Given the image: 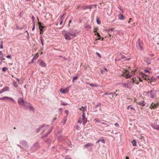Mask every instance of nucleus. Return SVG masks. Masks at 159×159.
<instances>
[{
  "label": "nucleus",
  "instance_id": "49530a36",
  "mask_svg": "<svg viewBox=\"0 0 159 159\" xmlns=\"http://www.w3.org/2000/svg\"><path fill=\"white\" fill-rule=\"evenodd\" d=\"M115 125L116 126H118L119 125H118V124L117 123H116L115 124Z\"/></svg>",
  "mask_w": 159,
  "mask_h": 159
},
{
  "label": "nucleus",
  "instance_id": "72a5a7b5",
  "mask_svg": "<svg viewBox=\"0 0 159 159\" xmlns=\"http://www.w3.org/2000/svg\"><path fill=\"white\" fill-rule=\"evenodd\" d=\"M92 7V6L91 5H89L88 6H87L86 8H85V9L86 8H89V9H91Z\"/></svg>",
  "mask_w": 159,
  "mask_h": 159
},
{
  "label": "nucleus",
  "instance_id": "9b49d317",
  "mask_svg": "<svg viewBox=\"0 0 159 159\" xmlns=\"http://www.w3.org/2000/svg\"><path fill=\"white\" fill-rule=\"evenodd\" d=\"M6 99H9L12 101L15 102L14 100L12 98L6 96L3 97L2 98H0V100H5Z\"/></svg>",
  "mask_w": 159,
  "mask_h": 159
},
{
  "label": "nucleus",
  "instance_id": "603ef678",
  "mask_svg": "<svg viewBox=\"0 0 159 159\" xmlns=\"http://www.w3.org/2000/svg\"><path fill=\"white\" fill-rule=\"evenodd\" d=\"M144 71L145 72H148V71L147 70H144Z\"/></svg>",
  "mask_w": 159,
  "mask_h": 159
},
{
  "label": "nucleus",
  "instance_id": "a878e982",
  "mask_svg": "<svg viewBox=\"0 0 159 159\" xmlns=\"http://www.w3.org/2000/svg\"><path fill=\"white\" fill-rule=\"evenodd\" d=\"M38 57H39L38 54V53H37L35 54L34 57H33V59H34V60L37 59L38 58Z\"/></svg>",
  "mask_w": 159,
  "mask_h": 159
},
{
  "label": "nucleus",
  "instance_id": "6e6d98bb",
  "mask_svg": "<svg viewBox=\"0 0 159 159\" xmlns=\"http://www.w3.org/2000/svg\"><path fill=\"white\" fill-rule=\"evenodd\" d=\"M5 60V59L4 58H2V59L1 60L2 61H3V60Z\"/></svg>",
  "mask_w": 159,
  "mask_h": 159
},
{
  "label": "nucleus",
  "instance_id": "f8f14e48",
  "mask_svg": "<svg viewBox=\"0 0 159 159\" xmlns=\"http://www.w3.org/2000/svg\"><path fill=\"white\" fill-rule=\"evenodd\" d=\"M25 107L26 108H29L31 110L33 111H34V108L32 106L31 104L30 103H27V104L26 105V106Z\"/></svg>",
  "mask_w": 159,
  "mask_h": 159
},
{
  "label": "nucleus",
  "instance_id": "423d86ee",
  "mask_svg": "<svg viewBox=\"0 0 159 159\" xmlns=\"http://www.w3.org/2000/svg\"><path fill=\"white\" fill-rule=\"evenodd\" d=\"M136 45L137 48L138 49L142 50L143 46V43L142 42L138 41V42L137 43Z\"/></svg>",
  "mask_w": 159,
  "mask_h": 159
},
{
  "label": "nucleus",
  "instance_id": "4be33fe9",
  "mask_svg": "<svg viewBox=\"0 0 159 159\" xmlns=\"http://www.w3.org/2000/svg\"><path fill=\"white\" fill-rule=\"evenodd\" d=\"M129 109H130L131 110H133L134 111V112H135V109L134 107H132L131 106H129L127 107V109L128 110H129Z\"/></svg>",
  "mask_w": 159,
  "mask_h": 159
},
{
  "label": "nucleus",
  "instance_id": "0eeeda50",
  "mask_svg": "<svg viewBox=\"0 0 159 159\" xmlns=\"http://www.w3.org/2000/svg\"><path fill=\"white\" fill-rule=\"evenodd\" d=\"M87 120V119L85 118V113H83L82 115V118H80L78 120V122L79 123H81L83 121Z\"/></svg>",
  "mask_w": 159,
  "mask_h": 159
},
{
  "label": "nucleus",
  "instance_id": "bf43d9fd",
  "mask_svg": "<svg viewBox=\"0 0 159 159\" xmlns=\"http://www.w3.org/2000/svg\"><path fill=\"white\" fill-rule=\"evenodd\" d=\"M119 8V9H120V10H121V11H122V12H123V11L122 10V9L121 8Z\"/></svg>",
  "mask_w": 159,
  "mask_h": 159
},
{
  "label": "nucleus",
  "instance_id": "9d476101",
  "mask_svg": "<svg viewBox=\"0 0 159 159\" xmlns=\"http://www.w3.org/2000/svg\"><path fill=\"white\" fill-rule=\"evenodd\" d=\"M158 105V103L156 104L155 103H152L151 104L150 106L149 107V108L151 109H155Z\"/></svg>",
  "mask_w": 159,
  "mask_h": 159
},
{
  "label": "nucleus",
  "instance_id": "473e14b6",
  "mask_svg": "<svg viewBox=\"0 0 159 159\" xmlns=\"http://www.w3.org/2000/svg\"><path fill=\"white\" fill-rule=\"evenodd\" d=\"M96 54L100 58H101V55L99 53L97 52H96Z\"/></svg>",
  "mask_w": 159,
  "mask_h": 159
},
{
  "label": "nucleus",
  "instance_id": "c85d7f7f",
  "mask_svg": "<svg viewBox=\"0 0 159 159\" xmlns=\"http://www.w3.org/2000/svg\"><path fill=\"white\" fill-rule=\"evenodd\" d=\"M61 105H63V106H66V105H68V104L67 103H66L65 102H61Z\"/></svg>",
  "mask_w": 159,
  "mask_h": 159
},
{
  "label": "nucleus",
  "instance_id": "de8ad7c7",
  "mask_svg": "<svg viewBox=\"0 0 159 159\" xmlns=\"http://www.w3.org/2000/svg\"><path fill=\"white\" fill-rule=\"evenodd\" d=\"M71 20H70L69 21V25H69V27L70 26V23H71Z\"/></svg>",
  "mask_w": 159,
  "mask_h": 159
},
{
  "label": "nucleus",
  "instance_id": "052dcab7",
  "mask_svg": "<svg viewBox=\"0 0 159 159\" xmlns=\"http://www.w3.org/2000/svg\"><path fill=\"white\" fill-rule=\"evenodd\" d=\"M113 93V94H111L112 95H114L115 94H116V92Z\"/></svg>",
  "mask_w": 159,
  "mask_h": 159
},
{
  "label": "nucleus",
  "instance_id": "0e129e2a",
  "mask_svg": "<svg viewBox=\"0 0 159 159\" xmlns=\"http://www.w3.org/2000/svg\"><path fill=\"white\" fill-rule=\"evenodd\" d=\"M26 33H27V34H28V35L29 36V34H28V32H27V31H26Z\"/></svg>",
  "mask_w": 159,
  "mask_h": 159
},
{
  "label": "nucleus",
  "instance_id": "412c9836",
  "mask_svg": "<svg viewBox=\"0 0 159 159\" xmlns=\"http://www.w3.org/2000/svg\"><path fill=\"white\" fill-rule=\"evenodd\" d=\"M48 129V126H46V125H44L41 128H40L39 129V130H40V129H41L42 131H43V130L45 129Z\"/></svg>",
  "mask_w": 159,
  "mask_h": 159
},
{
  "label": "nucleus",
  "instance_id": "2eb2a0df",
  "mask_svg": "<svg viewBox=\"0 0 159 159\" xmlns=\"http://www.w3.org/2000/svg\"><path fill=\"white\" fill-rule=\"evenodd\" d=\"M150 93H151V97L152 98H153L155 97L156 95V91H154L153 90H151Z\"/></svg>",
  "mask_w": 159,
  "mask_h": 159
},
{
  "label": "nucleus",
  "instance_id": "3c124183",
  "mask_svg": "<svg viewBox=\"0 0 159 159\" xmlns=\"http://www.w3.org/2000/svg\"><path fill=\"white\" fill-rule=\"evenodd\" d=\"M104 70L106 71H108V70H107V69L106 68H104Z\"/></svg>",
  "mask_w": 159,
  "mask_h": 159
},
{
  "label": "nucleus",
  "instance_id": "69168bd1",
  "mask_svg": "<svg viewBox=\"0 0 159 159\" xmlns=\"http://www.w3.org/2000/svg\"><path fill=\"white\" fill-rule=\"evenodd\" d=\"M104 39L103 38H102L101 39L102 40H102H104Z\"/></svg>",
  "mask_w": 159,
  "mask_h": 159
},
{
  "label": "nucleus",
  "instance_id": "2f4dec72",
  "mask_svg": "<svg viewBox=\"0 0 159 159\" xmlns=\"http://www.w3.org/2000/svg\"><path fill=\"white\" fill-rule=\"evenodd\" d=\"M13 85L16 88L18 86V85L17 84L16 82H14L13 84Z\"/></svg>",
  "mask_w": 159,
  "mask_h": 159
},
{
  "label": "nucleus",
  "instance_id": "e433bc0d",
  "mask_svg": "<svg viewBox=\"0 0 159 159\" xmlns=\"http://www.w3.org/2000/svg\"><path fill=\"white\" fill-rule=\"evenodd\" d=\"M113 93L112 92V93H105V94H104V95H111V94H113Z\"/></svg>",
  "mask_w": 159,
  "mask_h": 159
},
{
  "label": "nucleus",
  "instance_id": "20e7f679",
  "mask_svg": "<svg viewBox=\"0 0 159 159\" xmlns=\"http://www.w3.org/2000/svg\"><path fill=\"white\" fill-rule=\"evenodd\" d=\"M18 104L22 106L26 107L27 104V102H24L23 99L22 98H19L18 99Z\"/></svg>",
  "mask_w": 159,
  "mask_h": 159
},
{
  "label": "nucleus",
  "instance_id": "37998d69",
  "mask_svg": "<svg viewBox=\"0 0 159 159\" xmlns=\"http://www.w3.org/2000/svg\"><path fill=\"white\" fill-rule=\"evenodd\" d=\"M6 57L7 58H8V59H10L11 58V56L9 55L7 56Z\"/></svg>",
  "mask_w": 159,
  "mask_h": 159
},
{
  "label": "nucleus",
  "instance_id": "bb28decb",
  "mask_svg": "<svg viewBox=\"0 0 159 159\" xmlns=\"http://www.w3.org/2000/svg\"><path fill=\"white\" fill-rule=\"evenodd\" d=\"M114 30L113 28L108 29L107 30L108 33L110 34L111 33V32Z\"/></svg>",
  "mask_w": 159,
  "mask_h": 159
},
{
  "label": "nucleus",
  "instance_id": "6e6552de",
  "mask_svg": "<svg viewBox=\"0 0 159 159\" xmlns=\"http://www.w3.org/2000/svg\"><path fill=\"white\" fill-rule=\"evenodd\" d=\"M38 62L39 65L42 67H45L46 66L45 62L41 60H38Z\"/></svg>",
  "mask_w": 159,
  "mask_h": 159
},
{
  "label": "nucleus",
  "instance_id": "f03ea898",
  "mask_svg": "<svg viewBox=\"0 0 159 159\" xmlns=\"http://www.w3.org/2000/svg\"><path fill=\"white\" fill-rule=\"evenodd\" d=\"M135 71L133 70L131 72H129V70L128 69L123 72L122 74L121 75V76H122L126 78H130L132 75L134 74Z\"/></svg>",
  "mask_w": 159,
  "mask_h": 159
},
{
  "label": "nucleus",
  "instance_id": "a19ab883",
  "mask_svg": "<svg viewBox=\"0 0 159 159\" xmlns=\"http://www.w3.org/2000/svg\"><path fill=\"white\" fill-rule=\"evenodd\" d=\"M35 24L34 23V25H33V28H32V30L33 31H34L35 29Z\"/></svg>",
  "mask_w": 159,
  "mask_h": 159
},
{
  "label": "nucleus",
  "instance_id": "c9c22d12",
  "mask_svg": "<svg viewBox=\"0 0 159 159\" xmlns=\"http://www.w3.org/2000/svg\"><path fill=\"white\" fill-rule=\"evenodd\" d=\"M7 69V68H6L5 67H4L2 69V71H3L4 72H5V71Z\"/></svg>",
  "mask_w": 159,
  "mask_h": 159
},
{
  "label": "nucleus",
  "instance_id": "338daca9",
  "mask_svg": "<svg viewBox=\"0 0 159 159\" xmlns=\"http://www.w3.org/2000/svg\"><path fill=\"white\" fill-rule=\"evenodd\" d=\"M61 110H62V109H61V108H60V109H59V110L60 111H61Z\"/></svg>",
  "mask_w": 159,
  "mask_h": 159
},
{
  "label": "nucleus",
  "instance_id": "6ab92c4d",
  "mask_svg": "<svg viewBox=\"0 0 159 159\" xmlns=\"http://www.w3.org/2000/svg\"><path fill=\"white\" fill-rule=\"evenodd\" d=\"M9 88L8 87H5L4 88H3L2 89L3 90V91L4 92L9 91Z\"/></svg>",
  "mask_w": 159,
  "mask_h": 159
},
{
  "label": "nucleus",
  "instance_id": "5fc2aeb1",
  "mask_svg": "<svg viewBox=\"0 0 159 159\" xmlns=\"http://www.w3.org/2000/svg\"><path fill=\"white\" fill-rule=\"evenodd\" d=\"M62 20H61V21L60 22V25H62Z\"/></svg>",
  "mask_w": 159,
  "mask_h": 159
},
{
  "label": "nucleus",
  "instance_id": "7ed1b4c3",
  "mask_svg": "<svg viewBox=\"0 0 159 159\" xmlns=\"http://www.w3.org/2000/svg\"><path fill=\"white\" fill-rule=\"evenodd\" d=\"M121 84L124 88L131 89L132 87V85L129 81H128L126 83H122Z\"/></svg>",
  "mask_w": 159,
  "mask_h": 159
},
{
  "label": "nucleus",
  "instance_id": "aec40b11",
  "mask_svg": "<svg viewBox=\"0 0 159 159\" xmlns=\"http://www.w3.org/2000/svg\"><path fill=\"white\" fill-rule=\"evenodd\" d=\"M38 24L39 25V28L40 29V31H42L43 29L44 28V27L42 26L41 25V23L40 22H39Z\"/></svg>",
  "mask_w": 159,
  "mask_h": 159
},
{
  "label": "nucleus",
  "instance_id": "393cba45",
  "mask_svg": "<svg viewBox=\"0 0 159 159\" xmlns=\"http://www.w3.org/2000/svg\"><path fill=\"white\" fill-rule=\"evenodd\" d=\"M40 40L41 43L42 45L43 46V45L44 39L42 37H40Z\"/></svg>",
  "mask_w": 159,
  "mask_h": 159
},
{
  "label": "nucleus",
  "instance_id": "8fccbe9b",
  "mask_svg": "<svg viewBox=\"0 0 159 159\" xmlns=\"http://www.w3.org/2000/svg\"><path fill=\"white\" fill-rule=\"evenodd\" d=\"M77 129L78 130H79L80 129V127H79L78 126H77Z\"/></svg>",
  "mask_w": 159,
  "mask_h": 159
},
{
  "label": "nucleus",
  "instance_id": "e2e57ef3",
  "mask_svg": "<svg viewBox=\"0 0 159 159\" xmlns=\"http://www.w3.org/2000/svg\"><path fill=\"white\" fill-rule=\"evenodd\" d=\"M109 34V37H111V34H110H110Z\"/></svg>",
  "mask_w": 159,
  "mask_h": 159
},
{
  "label": "nucleus",
  "instance_id": "c03bdc74",
  "mask_svg": "<svg viewBox=\"0 0 159 159\" xmlns=\"http://www.w3.org/2000/svg\"><path fill=\"white\" fill-rule=\"evenodd\" d=\"M4 92L2 89L0 90V94Z\"/></svg>",
  "mask_w": 159,
  "mask_h": 159
},
{
  "label": "nucleus",
  "instance_id": "58836bf2",
  "mask_svg": "<svg viewBox=\"0 0 159 159\" xmlns=\"http://www.w3.org/2000/svg\"><path fill=\"white\" fill-rule=\"evenodd\" d=\"M101 105V104L100 103H98V104L96 106V107H98L100 106Z\"/></svg>",
  "mask_w": 159,
  "mask_h": 159
},
{
  "label": "nucleus",
  "instance_id": "7c9ffc66",
  "mask_svg": "<svg viewBox=\"0 0 159 159\" xmlns=\"http://www.w3.org/2000/svg\"><path fill=\"white\" fill-rule=\"evenodd\" d=\"M78 79V77L76 76H75L73 79L72 81L74 82L75 80H76Z\"/></svg>",
  "mask_w": 159,
  "mask_h": 159
},
{
  "label": "nucleus",
  "instance_id": "4468645a",
  "mask_svg": "<svg viewBox=\"0 0 159 159\" xmlns=\"http://www.w3.org/2000/svg\"><path fill=\"white\" fill-rule=\"evenodd\" d=\"M136 103L139 105L143 107L145 105V103H144L143 100L141 101L137 102Z\"/></svg>",
  "mask_w": 159,
  "mask_h": 159
},
{
  "label": "nucleus",
  "instance_id": "39448f33",
  "mask_svg": "<svg viewBox=\"0 0 159 159\" xmlns=\"http://www.w3.org/2000/svg\"><path fill=\"white\" fill-rule=\"evenodd\" d=\"M94 146V144L91 143H88L84 146V148H86L89 150H91L92 147Z\"/></svg>",
  "mask_w": 159,
  "mask_h": 159
},
{
  "label": "nucleus",
  "instance_id": "ddd939ff",
  "mask_svg": "<svg viewBox=\"0 0 159 159\" xmlns=\"http://www.w3.org/2000/svg\"><path fill=\"white\" fill-rule=\"evenodd\" d=\"M131 84L132 85L133 84L135 83L136 84H138L139 83V82H138L137 80H136V79L135 78H133L130 81Z\"/></svg>",
  "mask_w": 159,
  "mask_h": 159
},
{
  "label": "nucleus",
  "instance_id": "5701e85b",
  "mask_svg": "<svg viewBox=\"0 0 159 159\" xmlns=\"http://www.w3.org/2000/svg\"><path fill=\"white\" fill-rule=\"evenodd\" d=\"M155 80V79L154 78H152L151 79H148V83H151L152 82L154 81Z\"/></svg>",
  "mask_w": 159,
  "mask_h": 159
},
{
  "label": "nucleus",
  "instance_id": "b1692460",
  "mask_svg": "<svg viewBox=\"0 0 159 159\" xmlns=\"http://www.w3.org/2000/svg\"><path fill=\"white\" fill-rule=\"evenodd\" d=\"M95 35H97L99 37V38L98 39H96V40H100L101 39V36L98 33H97V34H95Z\"/></svg>",
  "mask_w": 159,
  "mask_h": 159
},
{
  "label": "nucleus",
  "instance_id": "09e8293b",
  "mask_svg": "<svg viewBox=\"0 0 159 159\" xmlns=\"http://www.w3.org/2000/svg\"><path fill=\"white\" fill-rule=\"evenodd\" d=\"M0 48L1 49H2L3 48L2 45V44L0 45Z\"/></svg>",
  "mask_w": 159,
  "mask_h": 159
},
{
  "label": "nucleus",
  "instance_id": "f3484780",
  "mask_svg": "<svg viewBox=\"0 0 159 159\" xmlns=\"http://www.w3.org/2000/svg\"><path fill=\"white\" fill-rule=\"evenodd\" d=\"M118 17L119 18L118 19L120 20H123L125 18V17L121 13L119 14L118 16Z\"/></svg>",
  "mask_w": 159,
  "mask_h": 159
},
{
  "label": "nucleus",
  "instance_id": "13d9d810",
  "mask_svg": "<svg viewBox=\"0 0 159 159\" xmlns=\"http://www.w3.org/2000/svg\"><path fill=\"white\" fill-rule=\"evenodd\" d=\"M126 159H129V158L128 157L126 156L125 157Z\"/></svg>",
  "mask_w": 159,
  "mask_h": 159
},
{
  "label": "nucleus",
  "instance_id": "4c0bfd02",
  "mask_svg": "<svg viewBox=\"0 0 159 159\" xmlns=\"http://www.w3.org/2000/svg\"><path fill=\"white\" fill-rule=\"evenodd\" d=\"M83 124L84 126L86 123L87 120L83 121Z\"/></svg>",
  "mask_w": 159,
  "mask_h": 159
},
{
  "label": "nucleus",
  "instance_id": "4d7b16f0",
  "mask_svg": "<svg viewBox=\"0 0 159 159\" xmlns=\"http://www.w3.org/2000/svg\"><path fill=\"white\" fill-rule=\"evenodd\" d=\"M94 32L95 33V34H96V33L97 32V31L95 30V29L94 30Z\"/></svg>",
  "mask_w": 159,
  "mask_h": 159
},
{
  "label": "nucleus",
  "instance_id": "ea45409f",
  "mask_svg": "<svg viewBox=\"0 0 159 159\" xmlns=\"http://www.w3.org/2000/svg\"><path fill=\"white\" fill-rule=\"evenodd\" d=\"M65 159H72L69 156H67L66 157Z\"/></svg>",
  "mask_w": 159,
  "mask_h": 159
},
{
  "label": "nucleus",
  "instance_id": "dca6fc26",
  "mask_svg": "<svg viewBox=\"0 0 159 159\" xmlns=\"http://www.w3.org/2000/svg\"><path fill=\"white\" fill-rule=\"evenodd\" d=\"M86 109H87V107L86 106H85L84 107H82L81 108H79V109L82 112V114L83 113H85V111H86Z\"/></svg>",
  "mask_w": 159,
  "mask_h": 159
},
{
  "label": "nucleus",
  "instance_id": "a211bd4d",
  "mask_svg": "<svg viewBox=\"0 0 159 159\" xmlns=\"http://www.w3.org/2000/svg\"><path fill=\"white\" fill-rule=\"evenodd\" d=\"M23 148L25 150H26V149H27L28 148L29 146H28V145L27 143H24V144L23 145Z\"/></svg>",
  "mask_w": 159,
  "mask_h": 159
},
{
  "label": "nucleus",
  "instance_id": "cd10ccee",
  "mask_svg": "<svg viewBox=\"0 0 159 159\" xmlns=\"http://www.w3.org/2000/svg\"><path fill=\"white\" fill-rule=\"evenodd\" d=\"M132 143L133 146H136V142L135 140H134L132 142Z\"/></svg>",
  "mask_w": 159,
  "mask_h": 159
},
{
  "label": "nucleus",
  "instance_id": "a18cd8bd",
  "mask_svg": "<svg viewBox=\"0 0 159 159\" xmlns=\"http://www.w3.org/2000/svg\"><path fill=\"white\" fill-rule=\"evenodd\" d=\"M65 113H66L67 114V115L68 114V110H65Z\"/></svg>",
  "mask_w": 159,
  "mask_h": 159
},
{
  "label": "nucleus",
  "instance_id": "864d4df0",
  "mask_svg": "<svg viewBox=\"0 0 159 159\" xmlns=\"http://www.w3.org/2000/svg\"><path fill=\"white\" fill-rule=\"evenodd\" d=\"M100 141V140H98L97 142H96V143H98Z\"/></svg>",
  "mask_w": 159,
  "mask_h": 159
},
{
  "label": "nucleus",
  "instance_id": "c756f323",
  "mask_svg": "<svg viewBox=\"0 0 159 159\" xmlns=\"http://www.w3.org/2000/svg\"><path fill=\"white\" fill-rule=\"evenodd\" d=\"M99 140H100V141L102 142L103 143H105V140L103 139V138H102V139L100 138L99 139Z\"/></svg>",
  "mask_w": 159,
  "mask_h": 159
},
{
  "label": "nucleus",
  "instance_id": "1a4fd4ad",
  "mask_svg": "<svg viewBox=\"0 0 159 159\" xmlns=\"http://www.w3.org/2000/svg\"><path fill=\"white\" fill-rule=\"evenodd\" d=\"M69 88H66L65 89H60V91L61 93H65L69 91Z\"/></svg>",
  "mask_w": 159,
  "mask_h": 159
},
{
  "label": "nucleus",
  "instance_id": "f257e3e1",
  "mask_svg": "<svg viewBox=\"0 0 159 159\" xmlns=\"http://www.w3.org/2000/svg\"><path fill=\"white\" fill-rule=\"evenodd\" d=\"M64 36L66 39L70 40L76 36V33L74 31L70 30L66 32L64 34Z\"/></svg>",
  "mask_w": 159,
  "mask_h": 159
},
{
  "label": "nucleus",
  "instance_id": "774afa93",
  "mask_svg": "<svg viewBox=\"0 0 159 159\" xmlns=\"http://www.w3.org/2000/svg\"><path fill=\"white\" fill-rule=\"evenodd\" d=\"M2 53V52L0 51V55Z\"/></svg>",
  "mask_w": 159,
  "mask_h": 159
},
{
  "label": "nucleus",
  "instance_id": "f704fd0d",
  "mask_svg": "<svg viewBox=\"0 0 159 159\" xmlns=\"http://www.w3.org/2000/svg\"><path fill=\"white\" fill-rule=\"evenodd\" d=\"M89 85L92 87L96 86V85L95 84H89Z\"/></svg>",
  "mask_w": 159,
  "mask_h": 159
},
{
  "label": "nucleus",
  "instance_id": "79ce46f5",
  "mask_svg": "<svg viewBox=\"0 0 159 159\" xmlns=\"http://www.w3.org/2000/svg\"><path fill=\"white\" fill-rule=\"evenodd\" d=\"M97 23L98 24H99L100 23V21L98 20V19L97 20Z\"/></svg>",
  "mask_w": 159,
  "mask_h": 159
},
{
  "label": "nucleus",
  "instance_id": "680f3d73",
  "mask_svg": "<svg viewBox=\"0 0 159 159\" xmlns=\"http://www.w3.org/2000/svg\"><path fill=\"white\" fill-rule=\"evenodd\" d=\"M131 20V18H130V19H129V22H128V23H129V22H130V20Z\"/></svg>",
  "mask_w": 159,
  "mask_h": 159
}]
</instances>
